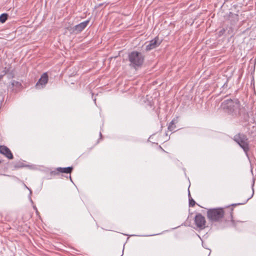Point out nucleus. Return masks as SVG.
I'll use <instances>...</instances> for the list:
<instances>
[{"instance_id": "f257e3e1", "label": "nucleus", "mask_w": 256, "mask_h": 256, "mask_svg": "<svg viewBox=\"0 0 256 256\" xmlns=\"http://www.w3.org/2000/svg\"><path fill=\"white\" fill-rule=\"evenodd\" d=\"M232 208L230 206L226 208H212L208 210L206 216L211 222H221L223 221L233 222Z\"/></svg>"}, {"instance_id": "f03ea898", "label": "nucleus", "mask_w": 256, "mask_h": 256, "mask_svg": "<svg viewBox=\"0 0 256 256\" xmlns=\"http://www.w3.org/2000/svg\"><path fill=\"white\" fill-rule=\"evenodd\" d=\"M222 106L229 114L234 118L244 117L246 114L245 108L240 105V100L236 98L224 100Z\"/></svg>"}, {"instance_id": "7ed1b4c3", "label": "nucleus", "mask_w": 256, "mask_h": 256, "mask_svg": "<svg viewBox=\"0 0 256 256\" xmlns=\"http://www.w3.org/2000/svg\"><path fill=\"white\" fill-rule=\"evenodd\" d=\"M129 66L136 69L142 66L144 60V56L140 52L132 51L128 54Z\"/></svg>"}, {"instance_id": "20e7f679", "label": "nucleus", "mask_w": 256, "mask_h": 256, "mask_svg": "<svg viewBox=\"0 0 256 256\" xmlns=\"http://www.w3.org/2000/svg\"><path fill=\"white\" fill-rule=\"evenodd\" d=\"M236 142L244 150L247 156L250 150L249 142L246 135L244 134L238 133L236 134L233 138Z\"/></svg>"}, {"instance_id": "39448f33", "label": "nucleus", "mask_w": 256, "mask_h": 256, "mask_svg": "<svg viewBox=\"0 0 256 256\" xmlns=\"http://www.w3.org/2000/svg\"><path fill=\"white\" fill-rule=\"evenodd\" d=\"M194 222L196 228L199 230H203L206 227L205 217L200 213L196 214L195 216Z\"/></svg>"}, {"instance_id": "423d86ee", "label": "nucleus", "mask_w": 256, "mask_h": 256, "mask_svg": "<svg viewBox=\"0 0 256 256\" xmlns=\"http://www.w3.org/2000/svg\"><path fill=\"white\" fill-rule=\"evenodd\" d=\"M8 89L10 92L17 93L22 89V86L20 82L12 80L8 86Z\"/></svg>"}, {"instance_id": "0eeeda50", "label": "nucleus", "mask_w": 256, "mask_h": 256, "mask_svg": "<svg viewBox=\"0 0 256 256\" xmlns=\"http://www.w3.org/2000/svg\"><path fill=\"white\" fill-rule=\"evenodd\" d=\"M90 20H85L72 28L69 30L72 32L78 34L82 32L88 25Z\"/></svg>"}, {"instance_id": "6e6552de", "label": "nucleus", "mask_w": 256, "mask_h": 256, "mask_svg": "<svg viewBox=\"0 0 256 256\" xmlns=\"http://www.w3.org/2000/svg\"><path fill=\"white\" fill-rule=\"evenodd\" d=\"M48 74L46 72H44L41 76L40 78L36 82L35 86L38 89L44 88L48 83Z\"/></svg>"}, {"instance_id": "1a4fd4ad", "label": "nucleus", "mask_w": 256, "mask_h": 256, "mask_svg": "<svg viewBox=\"0 0 256 256\" xmlns=\"http://www.w3.org/2000/svg\"><path fill=\"white\" fill-rule=\"evenodd\" d=\"M161 44V41L159 42V38L158 36H156L154 38L151 40L149 44H148L146 48V51L150 50L154 48H155Z\"/></svg>"}, {"instance_id": "9d476101", "label": "nucleus", "mask_w": 256, "mask_h": 256, "mask_svg": "<svg viewBox=\"0 0 256 256\" xmlns=\"http://www.w3.org/2000/svg\"><path fill=\"white\" fill-rule=\"evenodd\" d=\"M0 153L9 160H12L14 158L13 154L10 150L5 146H0Z\"/></svg>"}, {"instance_id": "9b49d317", "label": "nucleus", "mask_w": 256, "mask_h": 256, "mask_svg": "<svg viewBox=\"0 0 256 256\" xmlns=\"http://www.w3.org/2000/svg\"><path fill=\"white\" fill-rule=\"evenodd\" d=\"M238 15L230 12L228 15V20L232 25L235 24L238 21Z\"/></svg>"}, {"instance_id": "f8f14e48", "label": "nucleus", "mask_w": 256, "mask_h": 256, "mask_svg": "<svg viewBox=\"0 0 256 256\" xmlns=\"http://www.w3.org/2000/svg\"><path fill=\"white\" fill-rule=\"evenodd\" d=\"M178 122V118L176 117V118H174L172 122L170 123L168 126V130L170 131H175V130L176 128V126L175 125Z\"/></svg>"}, {"instance_id": "ddd939ff", "label": "nucleus", "mask_w": 256, "mask_h": 256, "mask_svg": "<svg viewBox=\"0 0 256 256\" xmlns=\"http://www.w3.org/2000/svg\"><path fill=\"white\" fill-rule=\"evenodd\" d=\"M72 166H68L67 168H58V170L60 173H66L70 174L73 170Z\"/></svg>"}, {"instance_id": "4468645a", "label": "nucleus", "mask_w": 256, "mask_h": 256, "mask_svg": "<svg viewBox=\"0 0 256 256\" xmlns=\"http://www.w3.org/2000/svg\"><path fill=\"white\" fill-rule=\"evenodd\" d=\"M13 166L14 168H20L24 167L26 166L22 162L19 161L15 162L13 164Z\"/></svg>"}, {"instance_id": "2eb2a0df", "label": "nucleus", "mask_w": 256, "mask_h": 256, "mask_svg": "<svg viewBox=\"0 0 256 256\" xmlns=\"http://www.w3.org/2000/svg\"><path fill=\"white\" fill-rule=\"evenodd\" d=\"M60 174V172L58 170V168H57L54 170L51 171L50 172V176L51 177H54L56 176H58Z\"/></svg>"}, {"instance_id": "dca6fc26", "label": "nucleus", "mask_w": 256, "mask_h": 256, "mask_svg": "<svg viewBox=\"0 0 256 256\" xmlns=\"http://www.w3.org/2000/svg\"><path fill=\"white\" fill-rule=\"evenodd\" d=\"M8 14H2L0 16V22L2 23H4L7 20L8 18Z\"/></svg>"}, {"instance_id": "f3484780", "label": "nucleus", "mask_w": 256, "mask_h": 256, "mask_svg": "<svg viewBox=\"0 0 256 256\" xmlns=\"http://www.w3.org/2000/svg\"><path fill=\"white\" fill-rule=\"evenodd\" d=\"M188 197H189V206L193 207L196 204L195 201L191 198L190 193H188Z\"/></svg>"}, {"instance_id": "a211bd4d", "label": "nucleus", "mask_w": 256, "mask_h": 256, "mask_svg": "<svg viewBox=\"0 0 256 256\" xmlns=\"http://www.w3.org/2000/svg\"><path fill=\"white\" fill-rule=\"evenodd\" d=\"M10 71V68H4L3 70L2 71V76H4V75L8 74Z\"/></svg>"}, {"instance_id": "6ab92c4d", "label": "nucleus", "mask_w": 256, "mask_h": 256, "mask_svg": "<svg viewBox=\"0 0 256 256\" xmlns=\"http://www.w3.org/2000/svg\"><path fill=\"white\" fill-rule=\"evenodd\" d=\"M226 30L225 28H222L221 30H220L218 32V37H220L222 36L226 32Z\"/></svg>"}, {"instance_id": "aec40b11", "label": "nucleus", "mask_w": 256, "mask_h": 256, "mask_svg": "<svg viewBox=\"0 0 256 256\" xmlns=\"http://www.w3.org/2000/svg\"><path fill=\"white\" fill-rule=\"evenodd\" d=\"M249 199H250V198H248L246 200L244 203L233 204H232L230 205V206H238V205H240V204H244L246 203Z\"/></svg>"}, {"instance_id": "412c9836", "label": "nucleus", "mask_w": 256, "mask_h": 256, "mask_svg": "<svg viewBox=\"0 0 256 256\" xmlns=\"http://www.w3.org/2000/svg\"><path fill=\"white\" fill-rule=\"evenodd\" d=\"M100 139H102V134L100 132Z\"/></svg>"}, {"instance_id": "4be33fe9", "label": "nucleus", "mask_w": 256, "mask_h": 256, "mask_svg": "<svg viewBox=\"0 0 256 256\" xmlns=\"http://www.w3.org/2000/svg\"><path fill=\"white\" fill-rule=\"evenodd\" d=\"M3 76H2V75L0 76V78H2Z\"/></svg>"}, {"instance_id": "5701e85b", "label": "nucleus", "mask_w": 256, "mask_h": 256, "mask_svg": "<svg viewBox=\"0 0 256 256\" xmlns=\"http://www.w3.org/2000/svg\"><path fill=\"white\" fill-rule=\"evenodd\" d=\"M12 74H13L12 73ZM14 76V74H12V77L13 78Z\"/></svg>"}, {"instance_id": "b1692460", "label": "nucleus", "mask_w": 256, "mask_h": 256, "mask_svg": "<svg viewBox=\"0 0 256 256\" xmlns=\"http://www.w3.org/2000/svg\"><path fill=\"white\" fill-rule=\"evenodd\" d=\"M1 163H2V161H1V160H0V164Z\"/></svg>"}]
</instances>
